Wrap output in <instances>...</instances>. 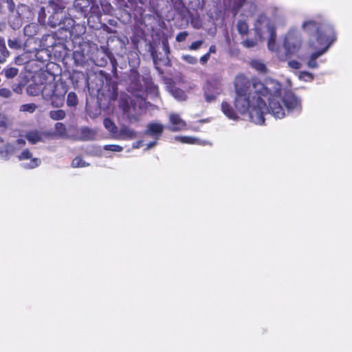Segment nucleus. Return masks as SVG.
Returning a JSON list of instances; mask_svg holds the SVG:
<instances>
[{"label": "nucleus", "mask_w": 352, "mask_h": 352, "mask_svg": "<svg viewBox=\"0 0 352 352\" xmlns=\"http://www.w3.org/2000/svg\"><path fill=\"white\" fill-rule=\"evenodd\" d=\"M224 9L232 10L236 14L243 8L242 14L245 17L252 16L256 11V5L252 1L246 0H222Z\"/></svg>", "instance_id": "nucleus-6"}, {"label": "nucleus", "mask_w": 352, "mask_h": 352, "mask_svg": "<svg viewBox=\"0 0 352 352\" xmlns=\"http://www.w3.org/2000/svg\"><path fill=\"white\" fill-rule=\"evenodd\" d=\"M175 140L186 144H201L198 139L188 136H175Z\"/></svg>", "instance_id": "nucleus-28"}, {"label": "nucleus", "mask_w": 352, "mask_h": 352, "mask_svg": "<svg viewBox=\"0 0 352 352\" xmlns=\"http://www.w3.org/2000/svg\"><path fill=\"white\" fill-rule=\"evenodd\" d=\"M0 63H3L9 56V52L6 48V42L3 38H0Z\"/></svg>", "instance_id": "nucleus-26"}, {"label": "nucleus", "mask_w": 352, "mask_h": 352, "mask_svg": "<svg viewBox=\"0 0 352 352\" xmlns=\"http://www.w3.org/2000/svg\"><path fill=\"white\" fill-rule=\"evenodd\" d=\"M221 84L218 80L212 79L204 87V96L208 102H213L221 92Z\"/></svg>", "instance_id": "nucleus-10"}, {"label": "nucleus", "mask_w": 352, "mask_h": 352, "mask_svg": "<svg viewBox=\"0 0 352 352\" xmlns=\"http://www.w3.org/2000/svg\"><path fill=\"white\" fill-rule=\"evenodd\" d=\"M170 126L168 129L171 131H182L186 127V122L178 114L170 113L169 116Z\"/></svg>", "instance_id": "nucleus-16"}, {"label": "nucleus", "mask_w": 352, "mask_h": 352, "mask_svg": "<svg viewBox=\"0 0 352 352\" xmlns=\"http://www.w3.org/2000/svg\"><path fill=\"white\" fill-rule=\"evenodd\" d=\"M210 53H206V54H204V56H202L200 58V63L202 64V65H204L206 64L208 60H209L210 58Z\"/></svg>", "instance_id": "nucleus-48"}, {"label": "nucleus", "mask_w": 352, "mask_h": 352, "mask_svg": "<svg viewBox=\"0 0 352 352\" xmlns=\"http://www.w3.org/2000/svg\"><path fill=\"white\" fill-rule=\"evenodd\" d=\"M90 47L87 44L79 45L73 52V58L76 66L84 67L86 65L91 56L88 54Z\"/></svg>", "instance_id": "nucleus-11"}, {"label": "nucleus", "mask_w": 352, "mask_h": 352, "mask_svg": "<svg viewBox=\"0 0 352 352\" xmlns=\"http://www.w3.org/2000/svg\"><path fill=\"white\" fill-rule=\"evenodd\" d=\"M151 56H152V58H153V63L155 65H157V64L158 58H157V56H156L155 53L154 52H151Z\"/></svg>", "instance_id": "nucleus-52"}, {"label": "nucleus", "mask_w": 352, "mask_h": 352, "mask_svg": "<svg viewBox=\"0 0 352 352\" xmlns=\"http://www.w3.org/2000/svg\"><path fill=\"white\" fill-rule=\"evenodd\" d=\"M66 113L62 109L54 110L50 112V117L54 120H59L65 118Z\"/></svg>", "instance_id": "nucleus-30"}, {"label": "nucleus", "mask_w": 352, "mask_h": 352, "mask_svg": "<svg viewBox=\"0 0 352 352\" xmlns=\"http://www.w3.org/2000/svg\"><path fill=\"white\" fill-rule=\"evenodd\" d=\"M164 129V126L159 122H151L148 124L144 134L154 138L153 142L146 144L145 150L151 149L155 147L157 144V140L161 137Z\"/></svg>", "instance_id": "nucleus-9"}, {"label": "nucleus", "mask_w": 352, "mask_h": 352, "mask_svg": "<svg viewBox=\"0 0 352 352\" xmlns=\"http://www.w3.org/2000/svg\"><path fill=\"white\" fill-rule=\"evenodd\" d=\"M242 44L246 47H252L256 45V42L253 39H247L243 41Z\"/></svg>", "instance_id": "nucleus-45"}, {"label": "nucleus", "mask_w": 352, "mask_h": 352, "mask_svg": "<svg viewBox=\"0 0 352 352\" xmlns=\"http://www.w3.org/2000/svg\"><path fill=\"white\" fill-rule=\"evenodd\" d=\"M288 66L293 69H300L301 67V63L297 60H289L288 63Z\"/></svg>", "instance_id": "nucleus-46"}, {"label": "nucleus", "mask_w": 352, "mask_h": 352, "mask_svg": "<svg viewBox=\"0 0 352 352\" xmlns=\"http://www.w3.org/2000/svg\"><path fill=\"white\" fill-rule=\"evenodd\" d=\"M142 140H140V141L133 142L132 144V148H139L140 147L142 146Z\"/></svg>", "instance_id": "nucleus-51"}, {"label": "nucleus", "mask_w": 352, "mask_h": 352, "mask_svg": "<svg viewBox=\"0 0 352 352\" xmlns=\"http://www.w3.org/2000/svg\"><path fill=\"white\" fill-rule=\"evenodd\" d=\"M254 30L257 36L261 39L265 34L269 38L267 47L269 50L277 52L278 46L276 43V34L274 25L271 24L270 19L264 14H260L255 23Z\"/></svg>", "instance_id": "nucleus-4"}, {"label": "nucleus", "mask_w": 352, "mask_h": 352, "mask_svg": "<svg viewBox=\"0 0 352 352\" xmlns=\"http://www.w3.org/2000/svg\"><path fill=\"white\" fill-rule=\"evenodd\" d=\"M250 65L259 72H265L266 71L265 65L261 60H253L250 62Z\"/></svg>", "instance_id": "nucleus-31"}, {"label": "nucleus", "mask_w": 352, "mask_h": 352, "mask_svg": "<svg viewBox=\"0 0 352 352\" xmlns=\"http://www.w3.org/2000/svg\"><path fill=\"white\" fill-rule=\"evenodd\" d=\"M221 110L223 113L231 120H236L238 119V116L235 111L233 110L230 104L227 102H223L221 104Z\"/></svg>", "instance_id": "nucleus-23"}, {"label": "nucleus", "mask_w": 352, "mask_h": 352, "mask_svg": "<svg viewBox=\"0 0 352 352\" xmlns=\"http://www.w3.org/2000/svg\"><path fill=\"white\" fill-rule=\"evenodd\" d=\"M235 90L236 109L241 114L248 112L251 121L256 124H264L265 116L268 113L282 119L302 111L301 100L292 91L282 90L281 85L272 78L263 83L240 76L235 80Z\"/></svg>", "instance_id": "nucleus-1"}, {"label": "nucleus", "mask_w": 352, "mask_h": 352, "mask_svg": "<svg viewBox=\"0 0 352 352\" xmlns=\"http://www.w3.org/2000/svg\"><path fill=\"white\" fill-rule=\"evenodd\" d=\"M6 3L8 8L10 12H12L14 10L15 5L13 0H1V10L3 8V3Z\"/></svg>", "instance_id": "nucleus-40"}, {"label": "nucleus", "mask_w": 352, "mask_h": 352, "mask_svg": "<svg viewBox=\"0 0 352 352\" xmlns=\"http://www.w3.org/2000/svg\"><path fill=\"white\" fill-rule=\"evenodd\" d=\"M202 43H203L202 41H197L193 42L190 45L189 49L191 50H196L200 47V46L202 45Z\"/></svg>", "instance_id": "nucleus-47"}, {"label": "nucleus", "mask_w": 352, "mask_h": 352, "mask_svg": "<svg viewBox=\"0 0 352 352\" xmlns=\"http://www.w3.org/2000/svg\"><path fill=\"white\" fill-rule=\"evenodd\" d=\"M12 93L11 91L7 88H1L0 89V96L8 98L10 97Z\"/></svg>", "instance_id": "nucleus-44"}, {"label": "nucleus", "mask_w": 352, "mask_h": 352, "mask_svg": "<svg viewBox=\"0 0 352 352\" xmlns=\"http://www.w3.org/2000/svg\"><path fill=\"white\" fill-rule=\"evenodd\" d=\"M43 133L38 131H30L25 135L26 139L32 144L43 141Z\"/></svg>", "instance_id": "nucleus-22"}, {"label": "nucleus", "mask_w": 352, "mask_h": 352, "mask_svg": "<svg viewBox=\"0 0 352 352\" xmlns=\"http://www.w3.org/2000/svg\"><path fill=\"white\" fill-rule=\"evenodd\" d=\"M169 91L171 95L177 100L183 101L187 98L186 93L181 89L176 87H170Z\"/></svg>", "instance_id": "nucleus-25"}, {"label": "nucleus", "mask_w": 352, "mask_h": 352, "mask_svg": "<svg viewBox=\"0 0 352 352\" xmlns=\"http://www.w3.org/2000/svg\"><path fill=\"white\" fill-rule=\"evenodd\" d=\"M103 125L109 133L111 138L115 139L119 129L115 122L110 118H106L103 120Z\"/></svg>", "instance_id": "nucleus-20"}, {"label": "nucleus", "mask_w": 352, "mask_h": 352, "mask_svg": "<svg viewBox=\"0 0 352 352\" xmlns=\"http://www.w3.org/2000/svg\"><path fill=\"white\" fill-rule=\"evenodd\" d=\"M74 23L75 21L72 18L67 16L65 14L59 29L65 30L70 37L72 36H78L79 34L85 33V28L79 24L74 25Z\"/></svg>", "instance_id": "nucleus-8"}, {"label": "nucleus", "mask_w": 352, "mask_h": 352, "mask_svg": "<svg viewBox=\"0 0 352 352\" xmlns=\"http://www.w3.org/2000/svg\"><path fill=\"white\" fill-rule=\"evenodd\" d=\"M3 72L7 78L11 79L18 75L19 69L16 67H6L3 69Z\"/></svg>", "instance_id": "nucleus-32"}, {"label": "nucleus", "mask_w": 352, "mask_h": 352, "mask_svg": "<svg viewBox=\"0 0 352 352\" xmlns=\"http://www.w3.org/2000/svg\"><path fill=\"white\" fill-rule=\"evenodd\" d=\"M182 59L185 60L186 63L192 65H195L197 63V59L190 55H184L182 56Z\"/></svg>", "instance_id": "nucleus-41"}, {"label": "nucleus", "mask_w": 352, "mask_h": 352, "mask_svg": "<svg viewBox=\"0 0 352 352\" xmlns=\"http://www.w3.org/2000/svg\"><path fill=\"white\" fill-rule=\"evenodd\" d=\"M96 133V131L87 126L82 127L79 130V135L82 140H94Z\"/></svg>", "instance_id": "nucleus-24"}, {"label": "nucleus", "mask_w": 352, "mask_h": 352, "mask_svg": "<svg viewBox=\"0 0 352 352\" xmlns=\"http://www.w3.org/2000/svg\"><path fill=\"white\" fill-rule=\"evenodd\" d=\"M104 149L113 152H121L123 150V147L116 144H107L104 146Z\"/></svg>", "instance_id": "nucleus-39"}, {"label": "nucleus", "mask_w": 352, "mask_h": 352, "mask_svg": "<svg viewBox=\"0 0 352 352\" xmlns=\"http://www.w3.org/2000/svg\"><path fill=\"white\" fill-rule=\"evenodd\" d=\"M78 104V97L76 93L69 92L67 98V104L69 107H75Z\"/></svg>", "instance_id": "nucleus-33"}, {"label": "nucleus", "mask_w": 352, "mask_h": 352, "mask_svg": "<svg viewBox=\"0 0 352 352\" xmlns=\"http://www.w3.org/2000/svg\"><path fill=\"white\" fill-rule=\"evenodd\" d=\"M132 5H136L137 3L144 4L147 0H128Z\"/></svg>", "instance_id": "nucleus-49"}, {"label": "nucleus", "mask_w": 352, "mask_h": 352, "mask_svg": "<svg viewBox=\"0 0 352 352\" xmlns=\"http://www.w3.org/2000/svg\"><path fill=\"white\" fill-rule=\"evenodd\" d=\"M216 52V47L214 45H211L209 48V52L208 53H215Z\"/></svg>", "instance_id": "nucleus-53"}, {"label": "nucleus", "mask_w": 352, "mask_h": 352, "mask_svg": "<svg viewBox=\"0 0 352 352\" xmlns=\"http://www.w3.org/2000/svg\"><path fill=\"white\" fill-rule=\"evenodd\" d=\"M96 54L91 56L90 61L98 67H105L108 63L109 55L104 48L95 47Z\"/></svg>", "instance_id": "nucleus-13"}, {"label": "nucleus", "mask_w": 352, "mask_h": 352, "mask_svg": "<svg viewBox=\"0 0 352 352\" xmlns=\"http://www.w3.org/2000/svg\"><path fill=\"white\" fill-rule=\"evenodd\" d=\"M331 45H324L323 47H320V49H314L316 50V52H314V53H312L310 55L309 60L307 61V65L308 67L311 68V69L318 68V64L316 60L320 56H321L322 55L325 54L328 51V50Z\"/></svg>", "instance_id": "nucleus-15"}, {"label": "nucleus", "mask_w": 352, "mask_h": 352, "mask_svg": "<svg viewBox=\"0 0 352 352\" xmlns=\"http://www.w3.org/2000/svg\"><path fill=\"white\" fill-rule=\"evenodd\" d=\"M67 90L63 85H57L54 81L42 84L41 94L45 100H50L53 107H61L65 100Z\"/></svg>", "instance_id": "nucleus-5"}, {"label": "nucleus", "mask_w": 352, "mask_h": 352, "mask_svg": "<svg viewBox=\"0 0 352 352\" xmlns=\"http://www.w3.org/2000/svg\"><path fill=\"white\" fill-rule=\"evenodd\" d=\"M130 84L129 85V91L133 93L140 91L142 88V84L140 80V75L136 72H131L130 77Z\"/></svg>", "instance_id": "nucleus-18"}, {"label": "nucleus", "mask_w": 352, "mask_h": 352, "mask_svg": "<svg viewBox=\"0 0 352 352\" xmlns=\"http://www.w3.org/2000/svg\"><path fill=\"white\" fill-rule=\"evenodd\" d=\"M302 36L297 28H291L283 38V47L287 55L296 54L301 47Z\"/></svg>", "instance_id": "nucleus-7"}, {"label": "nucleus", "mask_w": 352, "mask_h": 352, "mask_svg": "<svg viewBox=\"0 0 352 352\" xmlns=\"http://www.w3.org/2000/svg\"><path fill=\"white\" fill-rule=\"evenodd\" d=\"M32 155L28 149L23 150L18 156L19 160L21 161L31 159L30 162H23L21 164L23 168L32 169L39 166L41 160L36 157L32 158Z\"/></svg>", "instance_id": "nucleus-12"}, {"label": "nucleus", "mask_w": 352, "mask_h": 352, "mask_svg": "<svg viewBox=\"0 0 352 352\" xmlns=\"http://www.w3.org/2000/svg\"><path fill=\"white\" fill-rule=\"evenodd\" d=\"M119 107L129 118L131 117L135 108L131 99L127 95L120 96Z\"/></svg>", "instance_id": "nucleus-17"}, {"label": "nucleus", "mask_w": 352, "mask_h": 352, "mask_svg": "<svg viewBox=\"0 0 352 352\" xmlns=\"http://www.w3.org/2000/svg\"><path fill=\"white\" fill-rule=\"evenodd\" d=\"M89 164L86 163L81 157H76L72 162V166L74 168H81L88 166Z\"/></svg>", "instance_id": "nucleus-35"}, {"label": "nucleus", "mask_w": 352, "mask_h": 352, "mask_svg": "<svg viewBox=\"0 0 352 352\" xmlns=\"http://www.w3.org/2000/svg\"><path fill=\"white\" fill-rule=\"evenodd\" d=\"M36 25L34 23L27 25L24 28V34L28 36H33L36 32Z\"/></svg>", "instance_id": "nucleus-36"}, {"label": "nucleus", "mask_w": 352, "mask_h": 352, "mask_svg": "<svg viewBox=\"0 0 352 352\" xmlns=\"http://www.w3.org/2000/svg\"><path fill=\"white\" fill-rule=\"evenodd\" d=\"M8 46L12 49H18L20 47V43L16 39H9Z\"/></svg>", "instance_id": "nucleus-43"}, {"label": "nucleus", "mask_w": 352, "mask_h": 352, "mask_svg": "<svg viewBox=\"0 0 352 352\" xmlns=\"http://www.w3.org/2000/svg\"><path fill=\"white\" fill-rule=\"evenodd\" d=\"M37 109V105L34 103L23 104L20 107V111L32 113Z\"/></svg>", "instance_id": "nucleus-34"}, {"label": "nucleus", "mask_w": 352, "mask_h": 352, "mask_svg": "<svg viewBox=\"0 0 352 352\" xmlns=\"http://www.w3.org/2000/svg\"><path fill=\"white\" fill-rule=\"evenodd\" d=\"M188 36V32H179L177 36H176V41L177 42H182V41H184L187 36Z\"/></svg>", "instance_id": "nucleus-42"}, {"label": "nucleus", "mask_w": 352, "mask_h": 352, "mask_svg": "<svg viewBox=\"0 0 352 352\" xmlns=\"http://www.w3.org/2000/svg\"><path fill=\"white\" fill-rule=\"evenodd\" d=\"M74 7L87 18L88 23L91 18L99 20L102 13L111 14L113 10L109 0H75Z\"/></svg>", "instance_id": "nucleus-3"}, {"label": "nucleus", "mask_w": 352, "mask_h": 352, "mask_svg": "<svg viewBox=\"0 0 352 352\" xmlns=\"http://www.w3.org/2000/svg\"><path fill=\"white\" fill-rule=\"evenodd\" d=\"M236 28L239 33L242 35L247 34L249 30V27L247 22L243 20H239L237 22Z\"/></svg>", "instance_id": "nucleus-29"}, {"label": "nucleus", "mask_w": 352, "mask_h": 352, "mask_svg": "<svg viewBox=\"0 0 352 352\" xmlns=\"http://www.w3.org/2000/svg\"><path fill=\"white\" fill-rule=\"evenodd\" d=\"M55 129H56V133L60 136H65L67 135L66 126L64 124H63L61 122H57L55 124Z\"/></svg>", "instance_id": "nucleus-38"}, {"label": "nucleus", "mask_w": 352, "mask_h": 352, "mask_svg": "<svg viewBox=\"0 0 352 352\" xmlns=\"http://www.w3.org/2000/svg\"><path fill=\"white\" fill-rule=\"evenodd\" d=\"M16 146L13 144H3L0 146V157L8 160L15 153Z\"/></svg>", "instance_id": "nucleus-21"}, {"label": "nucleus", "mask_w": 352, "mask_h": 352, "mask_svg": "<svg viewBox=\"0 0 352 352\" xmlns=\"http://www.w3.org/2000/svg\"><path fill=\"white\" fill-rule=\"evenodd\" d=\"M42 84H31L29 85L27 88V93L30 96H38L41 94Z\"/></svg>", "instance_id": "nucleus-27"}, {"label": "nucleus", "mask_w": 352, "mask_h": 352, "mask_svg": "<svg viewBox=\"0 0 352 352\" xmlns=\"http://www.w3.org/2000/svg\"><path fill=\"white\" fill-rule=\"evenodd\" d=\"M16 144L19 148H21L25 144V140L20 138L16 140Z\"/></svg>", "instance_id": "nucleus-50"}, {"label": "nucleus", "mask_w": 352, "mask_h": 352, "mask_svg": "<svg viewBox=\"0 0 352 352\" xmlns=\"http://www.w3.org/2000/svg\"><path fill=\"white\" fill-rule=\"evenodd\" d=\"M3 143V140L0 138V144Z\"/></svg>", "instance_id": "nucleus-54"}, {"label": "nucleus", "mask_w": 352, "mask_h": 352, "mask_svg": "<svg viewBox=\"0 0 352 352\" xmlns=\"http://www.w3.org/2000/svg\"><path fill=\"white\" fill-rule=\"evenodd\" d=\"M65 12L63 10H56L52 16L49 18L48 24L52 28L59 27L62 19L64 16Z\"/></svg>", "instance_id": "nucleus-19"}, {"label": "nucleus", "mask_w": 352, "mask_h": 352, "mask_svg": "<svg viewBox=\"0 0 352 352\" xmlns=\"http://www.w3.org/2000/svg\"><path fill=\"white\" fill-rule=\"evenodd\" d=\"M302 29L309 36V45L320 49L324 45H332L336 36L333 28L320 21L309 19L303 22Z\"/></svg>", "instance_id": "nucleus-2"}, {"label": "nucleus", "mask_w": 352, "mask_h": 352, "mask_svg": "<svg viewBox=\"0 0 352 352\" xmlns=\"http://www.w3.org/2000/svg\"><path fill=\"white\" fill-rule=\"evenodd\" d=\"M298 78L300 80L306 81V82H310L314 80V76L312 74L308 72H298Z\"/></svg>", "instance_id": "nucleus-37"}, {"label": "nucleus", "mask_w": 352, "mask_h": 352, "mask_svg": "<svg viewBox=\"0 0 352 352\" xmlns=\"http://www.w3.org/2000/svg\"><path fill=\"white\" fill-rule=\"evenodd\" d=\"M138 132L130 128L129 126L123 124L121 125L118 129V133L115 140H131L138 137Z\"/></svg>", "instance_id": "nucleus-14"}]
</instances>
